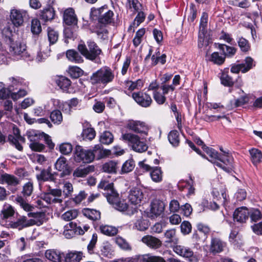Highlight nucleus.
I'll list each match as a JSON object with an SVG mask.
<instances>
[{"label":"nucleus","mask_w":262,"mask_h":262,"mask_svg":"<svg viewBox=\"0 0 262 262\" xmlns=\"http://www.w3.org/2000/svg\"><path fill=\"white\" fill-rule=\"evenodd\" d=\"M198 146H200L203 152L198 148V155L203 158H206L204 153L211 159V162L216 166L222 168L228 173L232 172L234 168V159L230 155L229 150L224 151V154H220L216 150L206 145L204 142L198 137Z\"/></svg>","instance_id":"nucleus-1"},{"label":"nucleus","mask_w":262,"mask_h":262,"mask_svg":"<svg viewBox=\"0 0 262 262\" xmlns=\"http://www.w3.org/2000/svg\"><path fill=\"white\" fill-rule=\"evenodd\" d=\"M98 187L105 191L104 193V196L106 198L108 202L112 204L116 209L120 211H124L127 209L128 205L125 201H118L119 194L115 190L113 183L105 181H101Z\"/></svg>","instance_id":"nucleus-2"},{"label":"nucleus","mask_w":262,"mask_h":262,"mask_svg":"<svg viewBox=\"0 0 262 262\" xmlns=\"http://www.w3.org/2000/svg\"><path fill=\"white\" fill-rule=\"evenodd\" d=\"M15 202L25 211L30 212L28 213V216L31 217V219H28L30 226L34 225L39 226L46 222V213L43 212H31V211L33 210L34 207L26 202L21 196L16 197L15 198Z\"/></svg>","instance_id":"nucleus-3"},{"label":"nucleus","mask_w":262,"mask_h":262,"mask_svg":"<svg viewBox=\"0 0 262 262\" xmlns=\"http://www.w3.org/2000/svg\"><path fill=\"white\" fill-rule=\"evenodd\" d=\"M115 78L113 71L107 67H102L93 73L90 77V82L93 85L106 86L112 82Z\"/></svg>","instance_id":"nucleus-4"},{"label":"nucleus","mask_w":262,"mask_h":262,"mask_svg":"<svg viewBox=\"0 0 262 262\" xmlns=\"http://www.w3.org/2000/svg\"><path fill=\"white\" fill-rule=\"evenodd\" d=\"M208 14L206 12L202 14L199 25V42L198 47L202 48L207 47L212 43L211 35L210 30H208Z\"/></svg>","instance_id":"nucleus-5"},{"label":"nucleus","mask_w":262,"mask_h":262,"mask_svg":"<svg viewBox=\"0 0 262 262\" xmlns=\"http://www.w3.org/2000/svg\"><path fill=\"white\" fill-rule=\"evenodd\" d=\"M121 139L136 152L141 153L148 149L146 143L137 135L130 133L122 134Z\"/></svg>","instance_id":"nucleus-6"},{"label":"nucleus","mask_w":262,"mask_h":262,"mask_svg":"<svg viewBox=\"0 0 262 262\" xmlns=\"http://www.w3.org/2000/svg\"><path fill=\"white\" fill-rule=\"evenodd\" d=\"M87 45L88 48L84 44H79L78 49L86 59L93 61L101 53V50L94 41L91 40L88 41Z\"/></svg>","instance_id":"nucleus-7"},{"label":"nucleus","mask_w":262,"mask_h":262,"mask_svg":"<svg viewBox=\"0 0 262 262\" xmlns=\"http://www.w3.org/2000/svg\"><path fill=\"white\" fill-rule=\"evenodd\" d=\"M74 160L77 162L91 163L93 161L92 150H85L81 146L77 145L74 151Z\"/></svg>","instance_id":"nucleus-8"},{"label":"nucleus","mask_w":262,"mask_h":262,"mask_svg":"<svg viewBox=\"0 0 262 262\" xmlns=\"http://www.w3.org/2000/svg\"><path fill=\"white\" fill-rule=\"evenodd\" d=\"M92 13L98 17L100 23L104 24L111 23L114 15L113 12L108 10L105 5L93 10Z\"/></svg>","instance_id":"nucleus-9"},{"label":"nucleus","mask_w":262,"mask_h":262,"mask_svg":"<svg viewBox=\"0 0 262 262\" xmlns=\"http://www.w3.org/2000/svg\"><path fill=\"white\" fill-rule=\"evenodd\" d=\"M255 66L253 59L251 57H247L242 63L232 64L231 67V72L235 74H238L240 71L243 73H245Z\"/></svg>","instance_id":"nucleus-10"},{"label":"nucleus","mask_w":262,"mask_h":262,"mask_svg":"<svg viewBox=\"0 0 262 262\" xmlns=\"http://www.w3.org/2000/svg\"><path fill=\"white\" fill-rule=\"evenodd\" d=\"M29 15L27 11L23 9H12L10 12V19L15 27H20L24 24V20L28 19Z\"/></svg>","instance_id":"nucleus-11"},{"label":"nucleus","mask_w":262,"mask_h":262,"mask_svg":"<svg viewBox=\"0 0 262 262\" xmlns=\"http://www.w3.org/2000/svg\"><path fill=\"white\" fill-rule=\"evenodd\" d=\"M9 52L13 56L19 59L26 54V46L25 43L19 41L14 42L10 38Z\"/></svg>","instance_id":"nucleus-12"},{"label":"nucleus","mask_w":262,"mask_h":262,"mask_svg":"<svg viewBox=\"0 0 262 262\" xmlns=\"http://www.w3.org/2000/svg\"><path fill=\"white\" fill-rule=\"evenodd\" d=\"M13 131L14 135H9L8 137V140L18 150L21 151L23 150L21 143L25 142V139L20 135L19 130L18 128L13 127Z\"/></svg>","instance_id":"nucleus-13"},{"label":"nucleus","mask_w":262,"mask_h":262,"mask_svg":"<svg viewBox=\"0 0 262 262\" xmlns=\"http://www.w3.org/2000/svg\"><path fill=\"white\" fill-rule=\"evenodd\" d=\"M127 127L138 134L148 135V127L144 122L137 120H130L127 124Z\"/></svg>","instance_id":"nucleus-14"},{"label":"nucleus","mask_w":262,"mask_h":262,"mask_svg":"<svg viewBox=\"0 0 262 262\" xmlns=\"http://www.w3.org/2000/svg\"><path fill=\"white\" fill-rule=\"evenodd\" d=\"M132 97L139 105L142 107H148L152 102L150 95L142 92L133 93Z\"/></svg>","instance_id":"nucleus-15"},{"label":"nucleus","mask_w":262,"mask_h":262,"mask_svg":"<svg viewBox=\"0 0 262 262\" xmlns=\"http://www.w3.org/2000/svg\"><path fill=\"white\" fill-rule=\"evenodd\" d=\"M173 250L178 255L187 259L190 262H195L196 259L193 251L188 247L177 245L173 247Z\"/></svg>","instance_id":"nucleus-16"},{"label":"nucleus","mask_w":262,"mask_h":262,"mask_svg":"<svg viewBox=\"0 0 262 262\" xmlns=\"http://www.w3.org/2000/svg\"><path fill=\"white\" fill-rule=\"evenodd\" d=\"M4 224L7 228L18 229V230L30 227L28 219L25 216H20L16 221H10L7 224L5 223Z\"/></svg>","instance_id":"nucleus-17"},{"label":"nucleus","mask_w":262,"mask_h":262,"mask_svg":"<svg viewBox=\"0 0 262 262\" xmlns=\"http://www.w3.org/2000/svg\"><path fill=\"white\" fill-rule=\"evenodd\" d=\"M15 210L13 207L9 204L5 203L3 207L0 214L1 218L0 223L1 225L5 227L4 223L7 224L10 221L7 220L9 217L13 216Z\"/></svg>","instance_id":"nucleus-18"},{"label":"nucleus","mask_w":262,"mask_h":262,"mask_svg":"<svg viewBox=\"0 0 262 262\" xmlns=\"http://www.w3.org/2000/svg\"><path fill=\"white\" fill-rule=\"evenodd\" d=\"M249 209L242 206L235 209L233 213V220L235 222L240 223H246L249 218Z\"/></svg>","instance_id":"nucleus-19"},{"label":"nucleus","mask_w":262,"mask_h":262,"mask_svg":"<svg viewBox=\"0 0 262 262\" xmlns=\"http://www.w3.org/2000/svg\"><path fill=\"white\" fill-rule=\"evenodd\" d=\"M55 167L56 170L62 172L60 174L61 177L68 176L70 173L71 171L67 163V160L63 157H60L57 160Z\"/></svg>","instance_id":"nucleus-20"},{"label":"nucleus","mask_w":262,"mask_h":262,"mask_svg":"<svg viewBox=\"0 0 262 262\" xmlns=\"http://www.w3.org/2000/svg\"><path fill=\"white\" fill-rule=\"evenodd\" d=\"M165 207V203L159 200L154 201L151 205L150 214L152 218L157 217L163 214Z\"/></svg>","instance_id":"nucleus-21"},{"label":"nucleus","mask_w":262,"mask_h":262,"mask_svg":"<svg viewBox=\"0 0 262 262\" xmlns=\"http://www.w3.org/2000/svg\"><path fill=\"white\" fill-rule=\"evenodd\" d=\"M141 241L148 247L154 249L159 248L162 245V242L159 238L149 235L144 236Z\"/></svg>","instance_id":"nucleus-22"},{"label":"nucleus","mask_w":262,"mask_h":262,"mask_svg":"<svg viewBox=\"0 0 262 262\" xmlns=\"http://www.w3.org/2000/svg\"><path fill=\"white\" fill-rule=\"evenodd\" d=\"M250 160L254 166L262 162V152L256 148H251L248 150Z\"/></svg>","instance_id":"nucleus-23"},{"label":"nucleus","mask_w":262,"mask_h":262,"mask_svg":"<svg viewBox=\"0 0 262 262\" xmlns=\"http://www.w3.org/2000/svg\"><path fill=\"white\" fill-rule=\"evenodd\" d=\"M128 197L132 204L137 205L141 203L143 198V194L139 188H134L130 190Z\"/></svg>","instance_id":"nucleus-24"},{"label":"nucleus","mask_w":262,"mask_h":262,"mask_svg":"<svg viewBox=\"0 0 262 262\" xmlns=\"http://www.w3.org/2000/svg\"><path fill=\"white\" fill-rule=\"evenodd\" d=\"M45 257L48 260L53 262H62L64 255L59 251L54 249L46 250L45 253Z\"/></svg>","instance_id":"nucleus-25"},{"label":"nucleus","mask_w":262,"mask_h":262,"mask_svg":"<svg viewBox=\"0 0 262 262\" xmlns=\"http://www.w3.org/2000/svg\"><path fill=\"white\" fill-rule=\"evenodd\" d=\"M64 23L68 25H75L77 24V19L75 14L74 11L72 8L66 9L63 15Z\"/></svg>","instance_id":"nucleus-26"},{"label":"nucleus","mask_w":262,"mask_h":262,"mask_svg":"<svg viewBox=\"0 0 262 262\" xmlns=\"http://www.w3.org/2000/svg\"><path fill=\"white\" fill-rule=\"evenodd\" d=\"M216 47L218 48L224 57H232L236 53L237 49L227 46L225 44L222 43H215Z\"/></svg>","instance_id":"nucleus-27"},{"label":"nucleus","mask_w":262,"mask_h":262,"mask_svg":"<svg viewBox=\"0 0 262 262\" xmlns=\"http://www.w3.org/2000/svg\"><path fill=\"white\" fill-rule=\"evenodd\" d=\"M9 82V87L13 88L16 89L21 86L28 85V82L19 76L11 77L8 78Z\"/></svg>","instance_id":"nucleus-28"},{"label":"nucleus","mask_w":262,"mask_h":262,"mask_svg":"<svg viewBox=\"0 0 262 262\" xmlns=\"http://www.w3.org/2000/svg\"><path fill=\"white\" fill-rule=\"evenodd\" d=\"M210 232L209 227L202 224H198V241L204 242Z\"/></svg>","instance_id":"nucleus-29"},{"label":"nucleus","mask_w":262,"mask_h":262,"mask_svg":"<svg viewBox=\"0 0 262 262\" xmlns=\"http://www.w3.org/2000/svg\"><path fill=\"white\" fill-rule=\"evenodd\" d=\"M225 243L219 238H214L211 241L210 250L211 252L215 254L220 253L223 250Z\"/></svg>","instance_id":"nucleus-30"},{"label":"nucleus","mask_w":262,"mask_h":262,"mask_svg":"<svg viewBox=\"0 0 262 262\" xmlns=\"http://www.w3.org/2000/svg\"><path fill=\"white\" fill-rule=\"evenodd\" d=\"M36 177L40 185L42 182L54 181V176L49 169L42 170Z\"/></svg>","instance_id":"nucleus-31"},{"label":"nucleus","mask_w":262,"mask_h":262,"mask_svg":"<svg viewBox=\"0 0 262 262\" xmlns=\"http://www.w3.org/2000/svg\"><path fill=\"white\" fill-rule=\"evenodd\" d=\"M1 179L3 183H5L11 186H15L19 183V181L16 177L6 173L1 176Z\"/></svg>","instance_id":"nucleus-32"},{"label":"nucleus","mask_w":262,"mask_h":262,"mask_svg":"<svg viewBox=\"0 0 262 262\" xmlns=\"http://www.w3.org/2000/svg\"><path fill=\"white\" fill-rule=\"evenodd\" d=\"M109 152V150L103 149L100 145H95L93 150H92V154L93 155V160L95 157L98 159H101L108 155Z\"/></svg>","instance_id":"nucleus-33"},{"label":"nucleus","mask_w":262,"mask_h":262,"mask_svg":"<svg viewBox=\"0 0 262 262\" xmlns=\"http://www.w3.org/2000/svg\"><path fill=\"white\" fill-rule=\"evenodd\" d=\"M57 84L63 91L70 93L71 89V81L64 77H59L56 81Z\"/></svg>","instance_id":"nucleus-34"},{"label":"nucleus","mask_w":262,"mask_h":262,"mask_svg":"<svg viewBox=\"0 0 262 262\" xmlns=\"http://www.w3.org/2000/svg\"><path fill=\"white\" fill-rule=\"evenodd\" d=\"M66 56L69 60L75 63H81L83 61L80 54L74 50H68Z\"/></svg>","instance_id":"nucleus-35"},{"label":"nucleus","mask_w":262,"mask_h":262,"mask_svg":"<svg viewBox=\"0 0 262 262\" xmlns=\"http://www.w3.org/2000/svg\"><path fill=\"white\" fill-rule=\"evenodd\" d=\"M50 49L46 43L45 46H41L40 51L37 53L36 60L39 62L42 61L50 55Z\"/></svg>","instance_id":"nucleus-36"},{"label":"nucleus","mask_w":262,"mask_h":262,"mask_svg":"<svg viewBox=\"0 0 262 262\" xmlns=\"http://www.w3.org/2000/svg\"><path fill=\"white\" fill-rule=\"evenodd\" d=\"M40 17L45 21L50 20L54 18V11L51 7H48L41 10L40 13Z\"/></svg>","instance_id":"nucleus-37"},{"label":"nucleus","mask_w":262,"mask_h":262,"mask_svg":"<svg viewBox=\"0 0 262 262\" xmlns=\"http://www.w3.org/2000/svg\"><path fill=\"white\" fill-rule=\"evenodd\" d=\"M152 180L156 183L160 182L162 181L163 172L160 167H154L150 173Z\"/></svg>","instance_id":"nucleus-38"},{"label":"nucleus","mask_w":262,"mask_h":262,"mask_svg":"<svg viewBox=\"0 0 262 262\" xmlns=\"http://www.w3.org/2000/svg\"><path fill=\"white\" fill-rule=\"evenodd\" d=\"M93 169L94 168L91 166H88L84 168L78 167L74 170L73 176L78 178L84 177L88 174L90 172L93 171Z\"/></svg>","instance_id":"nucleus-39"},{"label":"nucleus","mask_w":262,"mask_h":262,"mask_svg":"<svg viewBox=\"0 0 262 262\" xmlns=\"http://www.w3.org/2000/svg\"><path fill=\"white\" fill-rule=\"evenodd\" d=\"M249 217L252 222H257L262 219V213L258 209L251 208L249 209Z\"/></svg>","instance_id":"nucleus-40"},{"label":"nucleus","mask_w":262,"mask_h":262,"mask_svg":"<svg viewBox=\"0 0 262 262\" xmlns=\"http://www.w3.org/2000/svg\"><path fill=\"white\" fill-rule=\"evenodd\" d=\"M117 162L110 161L102 165V170L105 172L115 173L117 171Z\"/></svg>","instance_id":"nucleus-41"},{"label":"nucleus","mask_w":262,"mask_h":262,"mask_svg":"<svg viewBox=\"0 0 262 262\" xmlns=\"http://www.w3.org/2000/svg\"><path fill=\"white\" fill-rule=\"evenodd\" d=\"M101 232L108 236H114L118 233V229L108 225H101L99 227Z\"/></svg>","instance_id":"nucleus-42"},{"label":"nucleus","mask_w":262,"mask_h":262,"mask_svg":"<svg viewBox=\"0 0 262 262\" xmlns=\"http://www.w3.org/2000/svg\"><path fill=\"white\" fill-rule=\"evenodd\" d=\"M83 214L93 221L98 220L100 219V212L95 209H85L83 210Z\"/></svg>","instance_id":"nucleus-43"},{"label":"nucleus","mask_w":262,"mask_h":262,"mask_svg":"<svg viewBox=\"0 0 262 262\" xmlns=\"http://www.w3.org/2000/svg\"><path fill=\"white\" fill-rule=\"evenodd\" d=\"M143 86V82L141 79H138L136 81H127L125 82V88L127 90L133 91L135 90L141 89Z\"/></svg>","instance_id":"nucleus-44"},{"label":"nucleus","mask_w":262,"mask_h":262,"mask_svg":"<svg viewBox=\"0 0 262 262\" xmlns=\"http://www.w3.org/2000/svg\"><path fill=\"white\" fill-rule=\"evenodd\" d=\"M99 140L101 143L108 145L113 142L114 136L111 132L105 131L100 135Z\"/></svg>","instance_id":"nucleus-45"},{"label":"nucleus","mask_w":262,"mask_h":262,"mask_svg":"<svg viewBox=\"0 0 262 262\" xmlns=\"http://www.w3.org/2000/svg\"><path fill=\"white\" fill-rule=\"evenodd\" d=\"M170 143L174 147L178 146L180 143L179 134L178 131L173 130L171 131L168 136Z\"/></svg>","instance_id":"nucleus-46"},{"label":"nucleus","mask_w":262,"mask_h":262,"mask_svg":"<svg viewBox=\"0 0 262 262\" xmlns=\"http://www.w3.org/2000/svg\"><path fill=\"white\" fill-rule=\"evenodd\" d=\"M65 258L66 262H79L82 258L81 252H70L67 254Z\"/></svg>","instance_id":"nucleus-47"},{"label":"nucleus","mask_w":262,"mask_h":262,"mask_svg":"<svg viewBox=\"0 0 262 262\" xmlns=\"http://www.w3.org/2000/svg\"><path fill=\"white\" fill-rule=\"evenodd\" d=\"M209 60L214 64L221 66L224 63L225 57L220 55L219 53L217 52H214L211 54Z\"/></svg>","instance_id":"nucleus-48"},{"label":"nucleus","mask_w":262,"mask_h":262,"mask_svg":"<svg viewBox=\"0 0 262 262\" xmlns=\"http://www.w3.org/2000/svg\"><path fill=\"white\" fill-rule=\"evenodd\" d=\"M148 223L146 220H144L142 218L138 219L133 226L134 229H136L139 231H143L148 228Z\"/></svg>","instance_id":"nucleus-49"},{"label":"nucleus","mask_w":262,"mask_h":262,"mask_svg":"<svg viewBox=\"0 0 262 262\" xmlns=\"http://www.w3.org/2000/svg\"><path fill=\"white\" fill-rule=\"evenodd\" d=\"M41 199L45 201L48 204L52 203H61L62 200L56 198H53V196L46 189L45 192L41 195Z\"/></svg>","instance_id":"nucleus-50"},{"label":"nucleus","mask_w":262,"mask_h":262,"mask_svg":"<svg viewBox=\"0 0 262 262\" xmlns=\"http://www.w3.org/2000/svg\"><path fill=\"white\" fill-rule=\"evenodd\" d=\"M27 136L31 143L37 142L42 137V133L35 130H30L27 132Z\"/></svg>","instance_id":"nucleus-51"},{"label":"nucleus","mask_w":262,"mask_h":262,"mask_svg":"<svg viewBox=\"0 0 262 262\" xmlns=\"http://www.w3.org/2000/svg\"><path fill=\"white\" fill-rule=\"evenodd\" d=\"M135 166V162L133 159H129L126 161L122 165L121 173H126L132 171Z\"/></svg>","instance_id":"nucleus-52"},{"label":"nucleus","mask_w":262,"mask_h":262,"mask_svg":"<svg viewBox=\"0 0 262 262\" xmlns=\"http://www.w3.org/2000/svg\"><path fill=\"white\" fill-rule=\"evenodd\" d=\"M48 39L50 44L55 43L58 39V32L55 29L49 27L47 30Z\"/></svg>","instance_id":"nucleus-53"},{"label":"nucleus","mask_w":262,"mask_h":262,"mask_svg":"<svg viewBox=\"0 0 262 262\" xmlns=\"http://www.w3.org/2000/svg\"><path fill=\"white\" fill-rule=\"evenodd\" d=\"M164 236L166 238V243L176 244L178 242V240L176 237V230L174 229L167 230L164 233Z\"/></svg>","instance_id":"nucleus-54"},{"label":"nucleus","mask_w":262,"mask_h":262,"mask_svg":"<svg viewBox=\"0 0 262 262\" xmlns=\"http://www.w3.org/2000/svg\"><path fill=\"white\" fill-rule=\"evenodd\" d=\"M78 216V211L76 209H72L64 212L61 215V219L65 221H70Z\"/></svg>","instance_id":"nucleus-55"},{"label":"nucleus","mask_w":262,"mask_h":262,"mask_svg":"<svg viewBox=\"0 0 262 262\" xmlns=\"http://www.w3.org/2000/svg\"><path fill=\"white\" fill-rule=\"evenodd\" d=\"M143 262H165V259L158 256H153L150 254H145L142 257Z\"/></svg>","instance_id":"nucleus-56"},{"label":"nucleus","mask_w":262,"mask_h":262,"mask_svg":"<svg viewBox=\"0 0 262 262\" xmlns=\"http://www.w3.org/2000/svg\"><path fill=\"white\" fill-rule=\"evenodd\" d=\"M50 119L54 124H60L62 121V115L61 112L58 110L53 111L50 114Z\"/></svg>","instance_id":"nucleus-57"},{"label":"nucleus","mask_w":262,"mask_h":262,"mask_svg":"<svg viewBox=\"0 0 262 262\" xmlns=\"http://www.w3.org/2000/svg\"><path fill=\"white\" fill-rule=\"evenodd\" d=\"M31 30L34 35H38L41 32V26L38 19L35 18L32 20Z\"/></svg>","instance_id":"nucleus-58"},{"label":"nucleus","mask_w":262,"mask_h":262,"mask_svg":"<svg viewBox=\"0 0 262 262\" xmlns=\"http://www.w3.org/2000/svg\"><path fill=\"white\" fill-rule=\"evenodd\" d=\"M249 101V97L245 95L244 96H241L240 98L235 99L233 101H231V102L233 104V107H237L241 106L246 103H247Z\"/></svg>","instance_id":"nucleus-59"},{"label":"nucleus","mask_w":262,"mask_h":262,"mask_svg":"<svg viewBox=\"0 0 262 262\" xmlns=\"http://www.w3.org/2000/svg\"><path fill=\"white\" fill-rule=\"evenodd\" d=\"M95 130L92 128H87L83 130L82 137L84 140H92L95 137Z\"/></svg>","instance_id":"nucleus-60"},{"label":"nucleus","mask_w":262,"mask_h":262,"mask_svg":"<svg viewBox=\"0 0 262 262\" xmlns=\"http://www.w3.org/2000/svg\"><path fill=\"white\" fill-rule=\"evenodd\" d=\"M220 79L221 83L225 86H232L234 84L233 78L228 74H222Z\"/></svg>","instance_id":"nucleus-61"},{"label":"nucleus","mask_w":262,"mask_h":262,"mask_svg":"<svg viewBox=\"0 0 262 262\" xmlns=\"http://www.w3.org/2000/svg\"><path fill=\"white\" fill-rule=\"evenodd\" d=\"M237 42L238 45L242 52H247L249 51L250 49V45L247 39L242 37L238 38Z\"/></svg>","instance_id":"nucleus-62"},{"label":"nucleus","mask_w":262,"mask_h":262,"mask_svg":"<svg viewBox=\"0 0 262 262\" xmlns=\"http://www.w3.org/2000/svg\"><path fill=\"white\" fill-rule=\"evenodd\" d=\"M247 193L245 189L238 188L234 194V198L236 202H242L247 198Z\"/></svg>","instance_id":"nucleus-63"},{"label":"nucleus","mask_w":262,"mask_h":262,"mask_svg":"<svg viewBox=\"0 0 262 262\" xmlns=\"http://www.w3.org/2000/svg\"><path fill=\"white\" fill-rule=\"evenodd\" d=\"M62 192L65 197H69L72 195L73 192L72 184L69 182H65L63 183Z\"/></svg>","instance_id":"nucleus-64"}]
</instances>
